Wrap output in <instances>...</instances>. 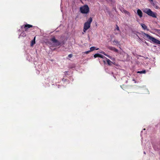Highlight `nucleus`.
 Segmentation results:
<instances>
[{"mask_svg":"<svg viewBox=\"0 0 160 160\" xmlns=\"http://www.w3.org/2000/svg\"><path fill=\"white\" fill-rule=\"evenodd\" d=\"M143 37L146 38H147L152 41L153 42L157 44H160V41L155 38L153 37L148 34L145 33H143L142 34Z\"/></svg>","mask_w":160,"mask_h":160,"instance_id":"obj_1","label":"nucleus"},{"mask_svg":"<svg viewBox=\"0 0 160 160\" xmlns=\"http://www.w3.org/2000/svg\"><path fill=\"white\" fill-rule=\"evenodd\" d=\"M92 17H90L87 21L84 24L83 32H86V31L90 28L91 23L92 22Z\"/></svg>","mask_w":160,"mask_h":160,"instance_id":"obj_2","label":"nucleus"},{"mask_svg":"<svg viewBox=\"0 0 160 160\" xmlns=\"http://www.w3.org/2000/svg\"><path fill=\"white\" fill-rule=\"evenodd\" d=\"M81 12L83 14H87L89 11V8L88 5H85L81 7L80 8Z\"/></svg>","mask_w":160,"mask_h":160,"instance_id":"obj_3","label":"nucleus"},{"mask_svg":"<svg viewBox=\"0 0 160 160\" xmlns=\"http://www.w3.org/2000/svg\"><path fill=\"white\" fill-rule=\"evenodd\" d=\"M143 12L147 13L148 15L153 18H156V14L152 11L150 9L146 8L143 10Z\"/></svg>","mask_w":160,"mask_h":160,"instance_id":"obj_4","label":"nucleus"},{"mask_svg":"<svg viewBox=\"0 0 160 160\" xmlns=\"http://www.w3.org/2000/svg\"><path fill=\"white\" fill-rule=\"evenodd\" d=\"M33 27V26L32 25L27 24L24 25H22V26L21 28H24V29L25 31L27 32H28V29L30 28H32Z\"/></svg>","mask_w":160,"mask_h":160,"instance_id":"obj_5","label":"nucleus"},{"mask_svg":"<svg viewBox=\"0 0 160 160\" xmlns=\"http://www.w3.org/2000/svg\"><path fill=\"white\" fill-rule=\"evenodd\" d=\"M51 40L57 46H59L60 45L61 43L60 42L56 39L54 37L52 38Z\"/></svg>","mask_w":160,"mask_h":160,"instance_id":"obj_6","label":"nucleus"},{"mask_svg":"<svg viewBox=\"0 0 160 160\" xmlns=\"http://www.w3.org/2000/svg\"><path fill=\"white\" fill-rule=\"evenodd\" d=\"M51 40L57 46H59L60 45L61 43L60 42L56 39L54 37L52 38Z\"/></svg>","mask_w":160,"mask_h":160,"instance_id":"obj_7","label":"nucleus"},{"mask_svg":"<svg viewBox=\"0 0 160 160\" xmlns=\"http://www.w3.org/2000/svg\"><path fill=\"white\" fill-rule=\"evenodd\" d=\"M108 48L109 50L113 51L116 52H118V50L114 47L108 46Z\"/></svg>","mask_w":160,"mask_h":160,"instance_id":"obj_8","label":"nucleus"},{"mask_svg":"<svg viewBox=\"0 0 160 160\" xmlns=\"http://www.w3.org/2000/svg\"><path fill=\"white\" fill-rule=\"evenodd\" d=\"M137 12L138 15L140 18L142 17V11L139 9H138L137 11Z\"/></svg>","mask_w":160,"mask_h":160,"instance_id":"obj_9","label":"nucleus"},{"mask_svg":"<svg viewBox=\"0 0 160 160\" xmlns=\"http://www.w3.org/2000/svg\"><path fill=\"white\" fill-rule=\"evenodd\" d=\"M105 58L106 59V61L108 64L109 65H111L112 63V62L109 59H108L106 58Z\"/></svg>","mask_w":160,"mask_h":160,"instance_id":"obj_10","label":"nucleus"},{"mask_svg":"<svg viewBox=\"0 0 160 160\" xmlns=\"http://www.w3.org/2000/svg\"><path fill=\"white\" fill-rule=\"evenodd\" d=\"M141 25L142 28L146 30L147 28V27L144 24H141Z\"/></svg>","mask_w":160,"mask_h":160,"instance_id":"obj_11","label":"nucleus"},{"mask_svg":"<svg viewBox=\"0 0 160 160\" xmlns=\"http://www.w3.org/2000/svg\"><path fill=\"white\" fill-rule=\"evenodd\" d=\"M35 37L33 40L31 41V45L32 46L35 43Z\"/></svg>","mask_w":160,"mask_h":160,"instance_id":"obj_12","label":"nucleus"},{"mask_svg":"<svg viewBox=\"0 0 160 160\" xmlns=\"http://www.w3.org/2000/svg\"><path fill=\"white\" fill-rule=\"evenodd\" d=\"M98 48H95V47H92L90 48V50L91 51H92L94 50L95 49H96V50H98Z\"/></svg>","mask_w":160,"mask_h":160,"instance_id":"obj_13","label":"nucleus"},{"mask_svg":"<svg viewBox=\"0 0 160 160\" xmlns=\"http://www.w3.org/2000/svg\"><path fill=\"white\" fill-rule=\"evenodd\" d=\"M113 43L114 45H117V44H119V42H118L117 41L114 40L113 41Z\"/></svg>","mask_w":160,"mask_h":160,"instance_id":"obj_14","label":"nucleus"},{"mask_svg":"<svg viewBox=\"0 0 160 160\" xmlns=\"http://www.w3.org/2000/svg\"><path fill=\"white\" fill-rule=\"evenodd\" d=\"M146 72V71L145 70H142L141 71H138L137 73H145Z\"/></svg>","mask_w":160,"mask_h":160,"instance_id":"obj_15","label":"nucleus"},{"mask_svg":"<svg viewBox=\"0 0 160 160\" xmlns=\"http://www.w3.org/2000/svg\"><path fill=\"white\" fill-rule=\"evenodd\" d=\"M123 12H124L126 14H128V15H130V13L128 11H126V10H123Z\"/></svg>","mask_w":160,"mask_h":160,"instance_id":"obj_16","label":"nucleus"},{"mask_svg":"<svg viewBox=\"0 0 160 160\" xmlns=\"http://www.w3.org/2000/svg\"><path fill=\"white\" fill-rule=\"evenodd\" d=\"M99 53L95 54L94 55V57L95 58H96L97 57H99Z\"/></svg>","mask_w":160,"mask_h":160,"instance_id":"obj_17","label":"nucleus"},{"mask_svg":"<svg viewBox=\"0 0 160 160\" xmlns=\"http://www.w3.org/2000/svg\"><path fill=\"white\" fill-rule=\"evenodd\" d=\"M99 57L101 58H105L106 57H105L104 56L100 54H99Z\"/></svg>","mask_w":160,"mask_h":160,"instance_id":"obj_18","label":"nucleus"},{"mask_svg":"<svg viewBox=\"0 0 160 160\" xmlns=\"http://www.w3.org/2000/svg\"><path fill=\"white\" fill-rule=\"evenodd\" d=\"M90 52H91V51L89 50L88 51H86L85 52H84V53L86 54H88Z\"/></svg>","mask_w":160,"mask_h":160,"instance_id":"obj_19","label":"nucleus"},{"mask_svg":"<svg viewBox=\"0 0 160 160\" xmlns=\"http://www.w3.org/2000/svg\"><path fill=\"white\" fill-rule=\"evenodd\" d=\"M126 86L125 85H123L122 86H121V87L123 89H124V88L126 87Z\"/></svg>","mask_w":160,"mask_h":160,"instance_id":"obj_20","label":"nucleus"},{"mask_svg":"<svg viewBox=\"0 0 160 160\" xmlns=\"http://www.w3.org/2000/svg\"><path fill=\"white\" fill-rule=\"evenodd\" d=\"M101 53H102L104 54L106 56H107V57H108L109 58V55H107V54H105L104 52H101Z\"/></svg>","mask_w":160,"mask_h":160,"instance_id":"obj_21","label":"nucleus"},{"mask_svg":"<svg viewBox=\"0 0 160 160\" xmlns=\"http://www.w3.org/2000/svg\"><path fill=\"white\" fill-rule=\"evenodd\" d=\"M116 29L118 31H119V28L117 25H116Z\"/></svg>","mask_w":160,"mask_h":160,"instance_id":"obj_22","label":"nucleus"},{"mask_svg":"<svg viewBox=\"0 0 160 160\" xmlns=\"http://www.w3.org/2000/svg\"><path fill=\"white\" fill-rule=\"evenodd\" d=\"M72 54H69L68 55V57L69 58H71L72 57Z\"/></svg>","mask_w":160,"mask_h":160,"instance_id":"obj_23","label":"nucleus"},{"mask_svg":"<svg viewBox=\"0 0 160 160\" xmlns=\"http://www.w3.org/2000/svg\"><path fill=\"white\" fill-rule=\"evenodd\" d=\"M150 2H152L153 0H149Z\"/></svg>","mask_w":160,"mask_h":160,"instance_id":"obj_24","label":"nucleus"},{"mask_svg":"<svg viewBox=\"0 0 160 160\" xmlns=\"http://www.w3.org/2000/svg\"><path fill=\"white\" fill-rule=\"evenodd\" d=\"M137 37L139 39H140V38H139V37L137 35Z\"/></svg>","mask_w":160,"mask_h":160,"instance_id":"obj_25","label":"nucleus"},{"mask_svg":"<svg viewBox=\"0 0 160 160\" xmlns=\"http://www.w3.org/2000/svg\"><path fill=\"white\" fill-rule=\"evenodd\" d=\"M103 62L104 63H105V61L104 60H103Z\"/></svg>","mask_w":160,"mask_h":160,"instance_id":"obj_26","label":"nucleus"},{"mask_svg":"<svg viewBox=\"0 0 160 160\" xmlns=\"http://www.w3.org/2000/svg\"><path fill=\"white\" fill-rule=\"evenodd\" d=\"M112 0H110L111 1H112Z\"/></svg>","mask_w":160,"mask_h":160,"instance_id":"obj_27","label":"nucleus"}]
</instances>
